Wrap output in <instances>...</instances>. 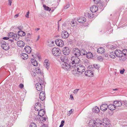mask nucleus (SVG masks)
I'll list each match as a JSON object with an SVG mask.
<instances>
[{
	"instance_id": "nucleus-1",
	"label": "nucleus",
	"mask_w": 127,
	"mask_h": 127,
	"mask_svg": "<svg viewBox=\"0 0 127 127\" xmlns=\"http://www.w3.org/2000/svg\"><path fill=\"white\" fill-rule=\"evenodd\" d=\"M88 70H86L85 72V75L89 77H91L93 76L94 74L93 71L95 69V64L90 65L88 67Z\"/></svg>"
},
{
	"instance_id": "nucleus-2",
	"label": "nucleus",
	"mask_w": 127,
	"mask_h": 127,
	"mask_svg": "<svg viewBox=\"0 0 127 127\" xmlns=\"http://www.w3.org/2000/svg\"><path fill=\"white\" fill-rule=\"evenodd\" d=\"M72 62H70L71 67H73V68L76 67L77 64H79L80 62V60L77 56H73L71 58Z\"/></svg>"
},
{
	"instance_id": "nucleus-3",
	"label": "nucleus",
	"mask_w": 127,
	"mask_h": 127,
	"mask_svg": "<svg viewBox=\"0 0 127 127\" xmlns=\"http://www.w3.org/2000/svg\"><path fill=\"white\" fill-rule=\"evenodd\" d=\"M52 52L53 55L56 57L60 56L61 54V51L58 48H53L52 50Z\"/></svg>"
},
{
	"instance_id": "nucleus-4",
	"label": "nucleus",
	"mask_w": 127,
	"mask_h": 127,
	"mask_svg": "<svg viewBox=\"0 0 127 127\" xmlns=\"http://www.w3.org/2000/svg\"><path fill=\"white\" fill-rule=\"evenodd\" d=\"M68 63H63L62 65V68L66 71L69 70L70 69L73 67H71V64H70V63L69 64Z\"/></svg>"
},
{
	"instance_id": "nucleus-5",
	"label": "nucleus",
	"mask_w": 127,
	"mask_h": 127,
	"mask_svg": "<svg viewBox=\"0 0 127 127\" xmlns=\"http://www.w3.org/2000/svg\"><path fill=\"white\" fill-rule=\"evenodd\" d=\"M77 71L82 73L84 72L85 70V68L82 64L77 65L76 66Z\"/></svg>"
},
{
	"instance_id": "nucleus-6",
	"label": "nucleus",
	"mask_w": 127,
	"mask_h": 127,
	"mask_svg": "<svg viewBox=\"0 0 127 127\" xmlns=\"http://www.w3.org/2000/svg\"><path fill=\"white\" fill-rule=\"evenodd\" d=\"M102 125L105 127H109L110 125V121L108 118H104L102 120Z\"/></svg>"
},
{
	"instance_id": "nucleus-7",
	"label": "nucleus",
	"mask_w": 127,
	"mask_h": 127,
	"mask_svg": "<svg viewBox=\"0 0 127 127\" xmlns=\"http://www.w3.org/2000/svg\"><path fill=\"white\" fill-rule=\"evenodd\" d=\"M1 47L4 50H8L10 48V47L8 45V44L5 41H3L1 42Z\"/></svg>"
},
{
	"instance_id": "nucleus-8",
	"label": "nucleus",
	"mask_w": 127,
	"mask_h": 127,
	"mask_svg": "<svg viewBox=\"0 0 127 127\" xmlns=\"http://www.w3.org/2000/svg\"><path fill=\"white\" fill-rule=\"evenodd\" d=\"M70 52V49L68 47H65L63 49V54L65 55H68Z\"/></svg>"
},
{
	"instance_id": "nucleus-9",
	"label": "nucleus",
	"mask_w": 127,
	"mask_h": 127,
	"mask_svg": "<svg viewBox=\"0 0 127 127\" xmlns=\"http://www.w3.org/2000/svg\"><path fill=\"white\" fill-rule=\"evenodd\" d=\"M56 44L60 47H62L64 45V41L60 39H57L55 40Z\"/></svg>"
},
{
	"instance_id": "nucleus-10",
	"label": "nucleus",
	"mask_w": 127,
	"mask_h": 127,
	"mask_svg": "<svg viewBox=\"0 0 127 127\" xmlns=\"http://www.w3.org/2000/svg\"><path fill=\"white\" fill-rule=\"evenodd\" d=\"M73 53L75 56L79 57L81 55L80 51L78 48H74L73 49Z\"/></svg>"
},
{
	"instance_id": "nucleus-11",
	"label": "nucleus",
	"mask_w": 127,
	"mask_h": 127,
	"mask_svg": "<svg viewBox=\"0 0 127 127\" xmlns=\"http://www.w3.org/2000/svg\"><path fill=\"white\" fill-rule=\"evenodd\" d=\"M43 85V84H41L39 83H36L35 87L37 90L39 91H42V85Z\"/></svg>"
},
{
	"instance_id": "nucleus-12",
	"label": "nucleus",
	"mask_w": 127,
	"mask_h": 127,
	"mask_svg": "<svg viewBox=\"0 0 127 127\" xmlns=\"http://www.w3.org/2000/svg\"><path fill=\"white\" fill-rule=\"evenodd\" d=\"M116 56L118 57H121L123 54V51H121L119 50H116L115 52Z\"/></svg>"
},
{
	"instance_id": "nucleus-13",
	"label": "nucleus",
	"mask_w": 127,
	"mask_h": 127,
	"mask_svg": "<svg viewBox=\"0 0 127 127\" xmlns=\"http://www.w3.org/2000/svg\"><path fill=\"white\" fill-rule=\"evenodd\" d=\"M113 104L115 105L116 109L118 108V107L121 106L122 105V102L118 101H114Z\"/></svg>"
},
{
	"instance_id": "nucleus-14",
	"label": "nucleus",
	"mask_w": 127,
	"mask_h": 127,
	"mask_svg": "<svg viewBox=\"0 0 127 127\" xmlns=\"http://www.w3.org/2000/svg\"><path fill=\"white\" fill-rule=\"evenodd\" d=\"M69 36V34L67 32L65 31H63L61 34V36L64 38H67Z\"/></svg>"
},
{
	"instance_id": "nucleus-15",
	"label": "nucleus",
	"mask_w": 127,
	"mask_h": 127,
	"mask_svg": "<svg viewBox=\"0 0 127 127\" xmlns=\"http://www.w3.org/2000/svg\"><path fill=\"white\" fill-rule=\"evenodd\" d=\"M39 98L42 101L44 100L45 98V94L44 92L42 91L40 93Z\"/></svg>"
},
{
	"instance_id": "nucleus-16",
	"label": "nucleus",
	"mask_w": 127,
	"mask_h": 127,
	"mask_svg": "<svg viewBox=\"0 0 127 127\" xmlns=\"http://www.w3.org/2000/svg\"><path fill=\"white\" fill-rule=\"evenodd\" d=\"M31 34L29 33H27L25 36V40L26 42L30 41L31 40Z\"/></svg>"
},
{
	"instance_id": "nucleus-17",
	"label": "nucleus",
	"mask_w": 127,
	"mask_h": 127,
	"mask_svg": "<svg viewBox=\"0 0 127 127\" xmlns=\"http://www.w3.org/2000/svg\"><path fill=\"white\" fill-rule=\"evenodd\" d=\"M100 108L102 111H105L108 108V105L106 104H103L101 105Z\"/></svg>"
},
{
	"instance_id": "nucleus-18",
	"label": "nucleus",
	"mask_w": 127,
	"mask_h": 127,
	"mask_svg": "<svg viewBox=\"0 0 127 127\" xmlns=\"http://www.w3.org/2000/svg\"><path fill=\"white\" fill-rule=\"evenodd\" d=\"M48 60L47 59H45L44 61V65L46 68L48 70L50 64L48 63Z\"/></svg>"
},
{
	"instance_id": "nucleus-19",
	"label": "nucleus",
	"mask_w": 127,
	"mask_h": 127,
	"mask_svg": "<svg viewBox=\"0 0 127 127\" xmlns=\"http://www.w3.org/2000/svg\"><path fill=\"white\" fill-rule=\"evenodd\" d=\"M95 121L94 120H90L88 124L90 127H94L95 126Z\"/></svg>"
},
{
	"instance_id": "nucleus-20",
	"label": "nucleus",
	"mask_w": 127,
	"mask_h": 127,
	"mask_svg": "<svg viewBox=\"0 0 127 127\" xmlns=\"http://www.w3.org/2000/svg\"><path fill=\"white\" fill-rule=\"evenodd\" d=\"M68 58L67 57L62 56L61 58V60L64 63H69Z\"/></svg>"
},
{
	"instance_id": "nucleus-21",
	"label": "nucleus",
	"mask_w": 127,
	"mask_h": 127,
	"mask_svg": "<svg viewBox=\"0 0 127 127\" xmlns=\"http://www.w3.org/2000/svg\"><path fill=\"white\" fill-rule=\"evenodd\" d=\"M45 113V112L44 109H41L40 108V110L38 112V115L39 116L41 117L44 115Z\"/></svg>"
},
{
	"instance_id": "nucleus-22",
	"label": "nucleus",
	"mask_w": 127,
	"mask_h": 127,
	"mask_svg": "<svg viewBox=\"0 0 127 127\" xmlns=\"http://www.w3.org/2000/svg\"><path fill=\"white\" fill-rule=\"evenodd\" d=\"M24 50L27 53L29 54L32 51L31 47L28 46H26L25 47Z\"/></svg>"
},
{
	"instance_id": "nucleus-23",
	"label": "nucleus",
	"mask_w": 127,
	"mask_h": 127,
	"mask_svg": "<svg viewBox=\"0 0 127 127\" xmlns=\"http://www.w3.org/2000/svg\"><path fill=\"white\" fill-rule=\"evenodd\" d=\"M86 20V18L83 17H81L77 19V21L80 23H84Z\"/></svg>"
},
{
	"instance_id": "nucleus-24",
	"label": "nucleus",
	"mask_w": 127,
	"mask_h": 127,
	"mask_svg": "<svg viewBox=\"0 0 127 127\" xmlns=\"http://www.w3.org/2000/svg\"><path fill=\"white\" fill-rule=\"evenodd\" d=\"M17 46L20 47H23L25 45L24 42L22 41H18L17 43Z\"/></svg>"
},
{
	"instance_id": "nucleus-25",
	"label": "nucleus",
	"mask_w": 127,
	"mask_h": 127,
	"mask_svg": "<svg viewBox=\"0 0 127 127\" xmlns=\"http://www.w3.org/2000/svg\"><path fill=\"white\" fill-rule=\"evenodd\" d=\"M97 52L99 54H102L105 52V50L103 47H100L97 50Z\"/></svg>"
},
{
	"instance_id": "nucleus-26",
	"label": "nucleus",
	"mask_w": 127,
	"mask_h": 127,
	"mask_svg": "<svg viewBox=\"0 0 127 127\" xmlns=\"http://www.w3.org/2000/svg\"><path fill=\"white\" fill-rule=\"evenodd\" d=\"M21 57L24 60L27 59L28 58V55L25 53H22L21 54Z\"/></svg>"
},
{
	"instance_id": "nucleus-27",
	"label": "nucleus",
	"mask_w": 127,
	"mask_h": 127,
	"mask_svg": "<svg viewBox=\"0 0 127 127\" xmlns=\"http://www.w3.org/2000/svg\"><path fill=\"white\" fill-rule=\"evenodd\" d=\"M108 109L111 110H113L116 109V107L115 105L113 104H110L108 106Z\"/></svg>"
},
{
	"instance_id": "nucleus-28",
	"label": "nucleus",
	"mask_w": 127,
	"mask_h": 127,
	"mask_svg": "<svg viewBox=\"0 0 127 127\" xmlns=\"http://www.w3.org/2000/svg\"><path fill=\"white\" fill-rule=\"evenodd\" d=\"M31 61L33 66H37V62L35 59H32Z\"/></svg>"
},
{
	"instance_id": "nucleus-29",
	"label": "nucleus",
	"mask_w": 127,
	"mask_h": 127,
	"mask_svg": "<svg viewBox=\"0 0 127 127\" xmlns=\"http://www.w3.org/2000/svg\"><path fill=\"white\" fill-rule=\"evenodd\" d=\"M87 58L89 59H91L93 57V54L91 52L87 53L86 55Z\"/></svg>"
},
{
	"instance_id": "nucleus-30",
	"label": "nucleus",
	"mask_w": 127,
	"mask_h": 127,
	"mask_svg": "<svg viewBox=\"0 0 127 127\" xmlns=\"http://www.w3.org/2000/svg\"><path fill=\"white\" fill-rule=\"evenodd\" d=\"M101 120L98 119H97L96 120V126L98 127L99 125H101Z\"/></svg>"
},
{
	"instance_id": "nucleus-31",
	"label": "nucleus",
	"mask_w": 127,
	"mask_h": 127,
	"mask_svg": "<svg viewBox=\"0 0 127 127\" xmlns=\"http://www.w3.org/2000/svg\"><path fill=\"white\" fill-rule=\"evenodd\" d=\"M94 12H90V13H87V15L89 18H93L95 14H94Z\"/></svg>"
},
{
	"instance_id": "nucleus-32",
	"label": "nucleus",
	"mask_w": 127,
	"mask_h": 127,
	"mask_svg": "<svg viewBox=\"0 0 127 127\" xmlns=\"http://www.w3.org/2000/svg\"><path fill=\"white\" fill-rule=\"evenodd\" d=\"M18 34L21 36L25 35L26 34L25 32L22 31H19L18 32Z\"/></svg>"
},
{
	"instance_id": "nucleus-33",
	"label": "nucleus",
	"mask_w": 127,
	"mask_h": 127,
	"mask_svg": "<svg viewBox=\"0 0 127 127\" xmlns=\"http://www.w3.org/2000/svg\"><path fill=\"white\" fill-rule=\"evenodd\" d=\"M87 53L85 49H83L81 50L80 53L81 55L82 56L83 55H85Z\"/></svg>"
},
{
	"instance_id": "nucleus-34",
	"label": "nucleus",
	"mask_w": 127,
	"mask_h": 127,
	"mask_svg": "<svg viewBox=\"0 0 127 127\" xmlns=\"http://www.w3.org/2000/svg\"><path fill=\"white\" fill-rule=\"evenodd\" d=\"M8 36L9 37H13V38L14 36H17V34H15L13 33V32H10L8 33Z\"/></svg>"
},
{
	"instance_id": "nucleus-35",
	"label": "nucleus",
	"mask_w": 127,
	"mask_h": 127,
	"mask_svg": "<svg viewBox=\"0 0 127 127\" xmlns=\"http://www.w3.org/2000/svg\"><path fill=\"white\" fill-rule=\"evenodd\" d=\"M90 10L91 12H95V5H93L90 8Z\"/></svg>"
},
{
	"instance_id": "nucleus-36",
	"label": "nucleus",
	"mask_w": 127,
	"mask_h": 127,
	"mask_svg": "<svg viewBox=\"0 0 127 127\" xmlns=\"http://www.w3.org/2000/svg\"><path fill=\"white\" fill-rule=\"evenodd\" d=\"M43 7L44 8V9L45 10L48 11H50L51 10V8L48 7L46 6L45 5H43Z\"/></svg>"
},
{
	"instance_id": "nucleus-37",
	"label": "nucleus",
	"mask_w": 127,
	"mask_h": 127,
	"mask_svg": "<svg viewBox=\"0 0 127 127\" xmlns=\"http://www.w3.org/2000/svg\"><path fill=\"white\" fill-rule=\"evenodd\" d=\"M115 52H112L110 53L109 56L110 58L114 59L115 57Z\"/></svg>"
},
{
	"instance_id": "nucleus-38",
	"label": "nucleus",
	"mask_w": 127,
	"mask_h": 127,
	"mask_svg": "<svg viewBox=\"0 0 127 127\" xmlns=\"http://www.w3.org/2000/svg\"><path fill=\"white\" fill-rule=\"evenodd\" d=\"M126 56L124 55V54H123V55H122V56L120 57L121 58L120 59V60L121 61H125L127 59Z\"/></svg>"
},
{
	"instance_id": "nucleus-39",
	"label": "nucleus",
	"mask_w": 127,
	"mask_h": 127,
	"mask_svg": "<svg viewBox=\"0 0 127 127\" xmlns=\"http://www.w3.org/2000/svg\"><path fill=\"white\" fill-rule=\"evenodd\" d=\"M35 70L37 74H41V71L40 69L38 67H37L35 69Z\"/></svg>"
},
{
	"instance_id": "nucleus-40",
	"label": "nucleus",
	"mask_w": 127,
	"mask_h": 127,
	"mask_svg": "<svg viewBox=\"0 0 127 127\" xmlns=\"http://www.w3.org/2000/svg\"><path fill=\"white\" fill-rule=\"evenodd\" d=\"M107 47L109 48L110 49L112 50L115 49L116 48V47L115 46H114L111 45H108Z\"/></svg>"
},
{
	"instance_id": "nucleus-41",
	"label": "nucleus",
	"mask_w": 127,
	"mask_h": 127,
	"mask_svg": "<svg viewBox=\"0 0 127 127\" xmlns=\"http://www.w3.org/2000/svg\"><path fill=\"white\" fill-rule=\"evenodd\" d=\"M123 52L124 55L127 56V50L126 49H124L123 50Z\"/></svg>"
},
{
	"instance_id": "nucleus-42",
	"label": "nucleus",
	"mask_w": 127,
	"mask_h": 127,
	"mask_svg": "<svg viewBox=\"0 0 127 127\" xmlns=\"http://www.w3.org/2000/svg\"><path fill=\"white\" fill-rule=\"evenodd\" d=\"M97 59L99 61H102L103 60V59L102 57L100 56L97 57Z\"/></svg>"
},
{
	"instance_id": "nucleus-43",
	"label": "nucleus",
	"mask_w": 127,
	"mask_h": 127,
	"mask_svg": "<svg viewBox=\"0 0 127 127\" xmlns=\"http://www.w3.org/2000/svg\"><path fill=\"white\" fill-rule=\"evenodd\" d=\"M19 36H17H17H14L13 38V39H14L15 40L18 41V40L19 39Z\"/></svg>"
},
{
	"instance_id": "nucleus-44",
	"label": "nucleus",
	"mask_w": 127,
	"mask_h": 127,
	"mask_svg": "<svg viewBox=\"0 0 127 127\" xmlns=\"http://www.w3.org/2000/svg\"><path fill=\"white\" fill-rule=\"evenodd\" d=\"M30 127H36V125L34 123H32L30 125Z\"/></svg>"
},
{
	"instance_id": "nucleus-45",
	"label": "nucleus",
	"mask_w": 127,
	"mask_h": 127,
	"mask_svg": "<svg viewBox=\"0 0 127 127\" xmlns=\"http://www.w3.org/2000/svg\"><path fill=\"white\" fill-rule=\"evenodd\" d=\"M100 111L99 108L98 107L96 106V113H98Z\"/></svg>"
},
{
	"instance_id": "nucleus-46",
	"label": "nucleus",
	"mask_w": 127,
	"mask_h": 127,
	"mask_svg": "<svg viewBox=\"0 0 127 127\" xmlns=\"http://www.w3.org/2000/svg\"><path fill=\"white\" fill-rule=\"evenodd\" d=\"M73 111H74L73 109H71L70 111H69V113L68 114V115L69 116L72 113Z\"/></svg>"
},
{
	"instance_id": "nucleus-47",
	"label": "nucleus",
	"mask_w": 127,
	"mask_h": 127,
	"mask_svg": "<svg viewBox=\"0 0 127 127\" xmlns=\"http://www.w3.org/2000/svg\"><path fill=\"white\" fill-rule=\"evenodd\" d=\"M79 89H77L75 90L73 92V93L74 94H76L77 92H78V90H79Z\"/></svg>"
},
{
	"instance_id": "nucleus-48",
	"label": "nucleus",
	"mask_w": 127,
	"mask_h": 127,
	"mask_svg": "<svg viewBox=\"0 0 127 127\" xmlns=\"http://www.w3.org/2000/svg\"><path fill=\"white\" fill-rule=\"evenodd\" d=\"M35 105H36V106L37 107V108H40L41 107H40V106L41 105L39 103H36L35 104Z\"/></svg>"
},
{
	"instance_id": "nucleus-49",
	"label": "nucleus",
	"mask_w": 127,
	"mask_h": 127,
	"mask_svg": "<svg viewBox=\"0 0 127 127\" xmlns=\"http://www.w3.org/2000/svg\"><path fill=\"white\" fill-rule=\"evenodd\" d=\"M19 87L21 89H22L24 87V85L23 84L21 83L19 85Z\"/></svg>"
},
{
	"instance_id": "nucleus-50",
	"label": "nucleus",
	"mask_w": 127,
	"mask_h": 127,
	"mask_svg": "<svg viewBox=\"0 0 127 127\" xmlns=\"http://www.w3.org/2000/svg\"><path fill=\"white\" fill-rule=\"evenodd\" d=\"M69 7V4H67L64 7V9H66Z\"/></svg>"
},
{
	"instance_id": "nucleus-51",
	"label": "nucleus",
	"mask_w": 127,
	"mask_h": 127,
	"mask_svg": "<svg viewBox=\"0 0 127 127\" xmlns=\"http://www.w3.org/2000/svg\"><path fill=\"white\" fill-rule=\"evenodd\" d=\"M18 28L19 30H22L23 29V27L22 26H20L18 27Z\"/></svg>"
},
{
	"instance_id": "nucleus-52",
	"label": "nucleus",
	"mask_w": 127,
	"mask_h": 127,
	"mask_svg": "<svg viewBox=\"0 0 127 127\" xmlns=\"http://www.w3.org/2000/svg\"><path fill=\"white\" fill-rule=\"evenodd\" d=\"M32 56H33V57H35V58H37L38 59H40V57L38 56L37 55H35V56H34V55H32Z\"/></svg>"
},
{
	"instance_id": "nucleus-53",
	"label": "nucleus",
	"mask_w": 127,
	"mask_h": 127,
	"mask_svg": "<svg viewBox=\"0 0 127 127\" xmlns=\"http://www.w3.org/2000/svg\"><path fill=\"white\" fill-rule=\"evenodd\" d=\"M125 71V70L124 69H123V70H120V72L121 74H123Z\"/></svg>"
},
{
	"instance_id": "nucleus-54",
	"label": "nucleus",
	"mask_w": 127,
	"mask_h": 127,
	"mask_svg": "<svg viewBox=\"0 0 127 127\" xmlns=\"http://www.w3.org/2000/svg\"><path fill=\"white\" fill-rule=\"evenodd\" d=\"M34 109L36 111H38L39 109H39L38 108H37V107H34Z\"/></svg>"
},
{
	"instance_id": "nucleus-55",
	"label": "nucleus",
	"mask_w": 127,
	"mask_h": 127,
	"mask_svg": "<svg viewBox=\"0 0 127 127\" xmlns=\"http://www.w3.org/2000/svg\"><path fill=\"white\" fill-rule=\"evenodd\" d=\"M32 76L34 77L36 76V74L35 73L33 72L32 73Z\"/></svg>"
},
{
	"instance_id": "nucleus-56",
	"label": "nucleus",
	"mask_w": 127,
	"mask_h": 127,
	"mask_svg": "<svg viewBox=\"0 0 127 127\" xmlns=\"http://www.w3.org/2000/svg\"><path fill=\"white\" fill-rule=\"evenodd\" d=\"M29 11H28L26 13L25 16L26 17L28 18L29 17Z\"/></svg>"
},
{
	"instance_id": "nucleus-57",
	"label": "nucleus",
	"mask_w": 127,
	"mask_h": 127,
	"mask_svg": "<svg viewBox=\"0 0 127 127\" xmlns=\"http://www.w3.org/2000/svg\"><path fill=\"white\" fill-rule=\"evenodd\" d=\"M9 3V5L10 6H11L12 3V0H9L8 1Z\"/></svg>"
},
{
	"instance_id": "nucleus-58",
	"label": "nucleus",
	"mask_w": 127,
	"mask_h": 127,
	"mask_svg": "<svg viewBox=\"0 0 127 127\" xmlns=\"http://www.w3.org/2000/svg\"><path fill=\"white\" fill-rule=\"evenodd\" d=\"M9 38L8 37H4L3 38V39L4 40H7Z\"/></svg>"
},
{
	"instance_id": "nucleus-59",
	"label": "nucleus",
	"mask_w": 127,
	"mask_h": 127,
	"mask_svg": "<svg viewBox=\"0 0 127 127\" xmlns=\"http://www.w3.org/2000/svg\"><path fill=\"white\" fill-rule=\"evenodd\" d=\"M96 69H99V67H100V65L99 66L98 65H97V64H96Z\"/></svg>"
},
{
	"instance_id": "nucleus-60",
	"label": "nucleus",
	"mask_w": 127,
	"mask_h": 127,
	"mask_svg": "<svg viewBox=\"0 0 127 127\" xmlns=\"http://www.w3.org/2000/svg\"><path fill=\"white\" fill-rule=\"evenodd\" d=\"M70 98H71V100H73L74 99V98L73 96L72 95H70Z\"/></svg>"
},
{
	"instance_id": "nucleus-61",
	"label": "nucleus",
	"mask_w": 127,
	"mask_h": 127,
	"mask_svg": "<svg viewBox=\"0 0 127 127\" xmlns=\"http://www.w3.org/2000/svg\"><path fill=\"white\" fill-rule=\"evenodd\" d=\"M76 69H75V70H73L72 71V73L73 74H76V73H75V72H76Z\"/></svg>"
},
{
	"instance_id": "nucleus-62",
	"label": "nucleus",
	"mask_w": 127,
	"mask_h": 127,
	"mask_svg": "<svg viewBox=\"0 0 127 127\" xmlns=\"http://www.w3.org/2000/svg\"><path fill=\"white\" fill-rule=\"evenodd\" d=\"M64 121L62 120L61 122V124L63 126H64Z\"/></svg>"
},
{
	"instance_id": "nucleus-63",
	"label": "nucleus",
	"mask_w": 127,
	"mask_h": 127,
	"mask_svg": "<svg viewBox=\"0 0 127 127\" xmlns=\"http://www.w3.org/2000/svg\"><path fill=\"white\" fill-rule=\"evenodd\" d=\"M9 42L12 43L14 41L12 39H9Z\"/></svg>"
},
{
	"instance_id": "nucleus-64",
	"label": "nucleus",
	"mask_w": 127,
	"mask_h": 127,
	"mask_svg": "<svg viewBox=\"0 0 127 127\" xmlns=\"http://www.w3.org/2000/svg\"><path fill=\"white\" fill-rule=\"evenodd\" d=\"M95 111V108L94 107V108L92 109V111L93 112H94Z\"/></svg>"
}]
</instances>
